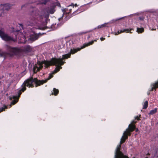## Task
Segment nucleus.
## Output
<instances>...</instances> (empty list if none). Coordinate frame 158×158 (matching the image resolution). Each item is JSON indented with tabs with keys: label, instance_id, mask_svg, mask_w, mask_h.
Returning a JSON list of instances; mask_svg holds the SVG:
<instances>
[{
	"label": "nucleus",
	"instance_id": "5",
	"mask_svg": "<svg viewBox=\"0 0 158 158\" xmlns=\"http://www.w3.org/2000/svg\"><path fill=\"white\" fill-rule=\"evenodd\" d=\"M10 8V5L8 4H1L0 5V17L3 14V11L5 10H8Z\"/></svg>",
	"mask_w": 158,
	"mask_h": 158
},
{
	"label": "nucleus",
	"instance_id": "7",
	"mask_svg": "<svg viewBox=\"0 0 158 158\" xmlns=\"http://www.w3.org/2000/svg\"><path fill=\"white\" fill-rule=\"evenodd\" d=\"M36 19L37 20H39L38 19V17H34L32 19H30L28 20L26 23V24L28 26H33L35 24Z\"/></svg>",
	"mask_w": 158,
	"mask_h": 158
},
{
	"label": "nucleus",
	"instance_id": "14",
	"mask_svg": "<svg viewBox=\"0 0 158 158\" xmlns=\"http://www.w3.org/2000/svg\"><path fill=\"white\" fill-rule=\"evenodd\" d=\"M144 31V29L143 28H137V31L138 33H141L143 32Z\"/></svg>",
	"mask_w": 158,
	"mask_h": 158
},
{
	"label": "nucleus",
	"instance_id": "27",
	"mask_svg": "<svg viewBox=\"0 0 158 158\" xmlns=\"http://www.w3.org/2000/svg\"><path fill=\"white\" fill-rule=\"evenodd\" d=\"M40 22H42V20H40Z\"/></svg>",
	"mask_w": 158,
	"mask_h": 158
},
{
	"label": "nucleus",
	"instance_id": "13",
	"mask_svg": "<svg viewBox=\"0 0 158 158\" xmlns=\"http://www.w3.org/2000/svg\"><path fill=\"white\" fill-rule=\"evenodd\" d=\"M53 92H52V95L54 94L55 95H57L59 92V90L58 89H56L54 88L53 89Z\"/></svg>",
	"mask_w": 158,
	"mask_h": 158
},
{
	"label": "nucleus",
	"instance_id": "16",
	"mask_svg": "<svg viewBox=\"0 0 158 158\" xmlns=\"http://www.w3.org/2000/svg\"><path fill=\"white\" fill-rule=\"evenodd\" d=\"M148 102L147 101H146L143 106V109H145L147 108L148 106Z\"/></svg>",
	"mask_w": 158,
	"mask_h": 158
},
{
	"label": "nucleus",
	"instance_id": "1",
	"mask_svg": "<svg viewBox=\"0 0 158 158\" xmlns=\"http://www.w3.org/2000/svg\"><path fill=\"white\" fill-rule=\"evenodd\" d=\"M70 56V54L63 55L62 58L60 57L59 58H52L50 61H44L42 63L40 62H38V64L35 66L33 68V71L34 73H36L38 71H39L43 67L42 64H44L46 67L47 68L50 65L53 64H57L54 71L51 74H49L48 78L44 80L38 81L36 78L33 79L31 78L28 79L24 82L23 84L22 85L23 87L21 89L18 91V94L19 96L21 94L22 91L24 92L26 89V86L30 87H33L34 83L35 84V87L38 85H40L41 84L46 82L48 80H49L53 77L52 74H54L58 72L60 69L62 68L60 65H62L64 62L62 61L63 60L69 57Z\"/></svg>",
	"mask_w": 158,
	"mask_h": 158
},
{
	"label": "nucleus",
	"instance_id": "18",
	"mask_svg": "<svg viewBox=\"0 0 158 158\" xmlns=\"http://www.w3.org/2000/svg\"><path fill=\"white\" fill-rule=\"evenodd\" d=\"M7 108L6 106H4L3 107L0 108V112L3 111L5 109Z\"/></svg>",
	"mask_w": 158,
	"mask_h": 158
},
{
	"label": "nucleus",
	"instance_id": "6",
	"mask_svg": "<svg viewBox=\"0 0 158 158\" xmlns=\"http://www.w3.org/2000/svg\"><path fill=\"white\" fill-rule=\"evenodd\" d=\"M77 6V5L76 4H75L74 5L73 4L70 5L67 7L66 9H64L62 10V11L64 13L66 12V13L69 14V13H71L72 9H73L74 10H75L76 9H74V8H76Z\"/></svg>",
	"mask_w": 158,
	"mask_h": 158
},
{
	"label": "nucleus",
	"instance_id": "19",
	"mask_svg": "<svg viewBox=\"0 0 158 158\" xmlns=\"http://www.w3.org/2000/svg\"><path fill=\"white\" fill-rule=\"evenodd\" d=\"M19 35H20V34H21V35H22V37H23V39H24V40L25 39H26V37L24 36V35H23V34L22 33H19Z\"/></svg>",
	"mask_w": 158,
	"mask_h": 158
},
{
	"label": "nucleus",
	"instance_id": "4",
	"mask_svg": "<svg viewBox=\"0 0 158 158\" xmlns=\"http://www.w3.org/2000/svg\"><path fill=\"white\" fill-rule=\"evenodd\" d=\"M0 36L4 40L9 41L13 40V38L9 36L7 34H5L3 31V29L0 28Z\"/></svg>",
	"mask_w": 158,
	"mask_h": 158
},
{
	"label": "nucleus",
	"instance_id": "3",
	"mask_svg": "<svg viewBox=\"0 0 158 158\" xmlns=\"http://www.w3.org/2000/svg\"><path fill=\"white\" fill-rule=\"evenodd\" d=\"M96 40H93L91 42H89L87 43H85L84 44L83 46L81 47V48H77V49H71V53L73 54L77 52L78 51H80L81 49L83 48L86 47L90 45L93 44L94 41H96Z\"/></svg>",
	"mask_w": 158,
	"mask_h": 158
},
{
	"label": "nucleus",
	"instance_id": "11",
	"mask_svg": "<svg viewBox=\"0 0 158 158\" xmlns=\"http://www.w3.org/2000/svg\"><path fill=\"white\" fill-rule=\"evenodd\" d=\"M131 30H132V29H124L123 30H120V31H118V34H120L122 32H126L127 33L130 32V33H131L132 32H131Z\"/></svg>",
	"mask_w": 158,
	"mask_h": 158
},
{
	"label": "nucleus",
	"instance_id": "22",
	"mask_svg": "<svg viewBox=\"0 0 158 158\" xmlns=\"http://www.w3.org/2000/svg\"><path fill=\"white\" fill-rule=\"evenodd\" d=\"M76 12H78V10H77L76 11H74L73 13V14L74 15H76V14H77V13H79L80 12H78V13H76Z\"/></svg>",
	"mask_w": 158,
	"mask_h": 158
},
{
	"label": "nucleus",
	"instance_id": "24",
	"mask_svg": "<svg viewBox=\"0 0 158 158\" xmlns=\"http://www.w3.org/2000/svg\"><path fill=\"white\" fill-rule=\"evenodd\" d=\"M105 39V38H104L102 37L100 38V40L101 41H103Z\"/></svg>",
	"mask_w": 158,
	"mask_h": 158
},
{
	"label": "nucleus",
	"instance_id": "9",
	"mask_svg": "<svg viewBox=\"0 0 158 158\" xmlns=\"http://www.w3.org/2000/svg\"><path fill=\"white\" fill-rule=\"evenodd\" d=\"M55 6H52L48 8L46 10V12L48 14H53L55 11Z\"/></svg>",
	"mask_w": 158,
	"mask_h": 158
},
{
	"label": "nucleus",
	"instance_id": "21",
	"mask_svg": "<svg viewBox=\"0 0 158 158\" xmlns=\"http://www.w3.org/2000/svg\"><path fill=\"white\" fill-rule=\"evenodd\" d=\"M88 32H80L79 33V35H82L83 34H85L86 33H87Z\"/></svg>",
	"mask_w": 158,
	"mask_h": 158
},
{
	"label": "nucleus",
	"instance_id": "10",
	"mask_svg": "<svg viewBox=\"0 0 158 158\" xmlns=\"http://www.w3.org/2000/svg\"><path fill=\"white\" fill-rule=\"evenodd\" d=\"M12 99H14V100L12 101L11 104L14 105L18 102V98L17 96H13L10 97V100H12Z\"/></svg>",
	"mask_w": 158,
	"mask_h": 158
},
{
	"label": "nucleus",
	"instance_id": "17",
	"mask_svg": "<svg viewBox=\"0 0 158 158\" xmlns=\"http://www.w3.org/2000/svg\"><path fill=\"white\" fill-rule=\"evenodd\" d=\"M48 17V15H45V16L44 15H43V16H39V18L40 19H43V18H44V20H46L47 18Z\"/></svg>",
	"mask_w": 158,
	"mask_h": 158
},
{
	"label": "nucleus",
	"instance_id": "25",
	"mask_svg": "<svg viewBox=\"0 0 158 158\" xmlns=\"http://www.w3.org/2000/svg\"><path fill=\"white\" fill-rule=\"evenodd\" d=\"M19 25L21 26L22 27H23V25L22 24H19Z\"/></svg>",
	"mask_w": 158,
	"mask_h": 158
},
{
	"label": "nucleus",
	"instance_id": "8",
	"mask_svg": "<svg viewBox=\"0 0 158 158\" xmlns=\"http://www.w3.org/2000/svg\"><path fill=\"white\" fill-rule=\"evenodd\" d=\"M39 37V36L38 35L34 33H33L30 35L28 40L32 42L37 40Z\"/></svg>",
	"mask_w": 158,
	"mask_h": 158
},
{
	"label": "nucleus",
	"instance_id": "28",
	"mask_svg": "<svg viewBox=\"0 0 158 158\" xmlns=\"http://www.w3.org/2000/svg\"><path fill=\"white\" fill-rule=\"evenodd\" d=\"M15 34L16 35V34L15 33Z\"/></svg>",
	"mask_w": 158,
	"mask_h": 158
},
{
	"label": "nucleus",
	"instance_id": "20",
	"mask_svg": "<svg viewBox=\"0 0 158 158\" xmlns=\"http://www.w3.org/2000/svg\"><path fill=\"white\" fill-rule=\"evenodd\" d=\"M105 26V25L104 24H102V25H101V26L99 25L98 26V28H101L103 27H104Z\"/></svg>",
	"mask_w": 158,
	"mask_h": 158
},
{
	"label": "nucleus",
	"instance_id": "29",
	"mask_svg": "<svg viewBox=\"0 0 158 158\" xmlns=\"http://www.w3.org/2000/svg\"><path fill=\"white\" fill-rule=\"evenodd\" d=\"M154 30V29H152V30Z\"/></svg>",
	"mask_w": 158,
	"mask_h": 158
},
{
	"label": "nucleus",
	"instance_id": "26",
	"mask_svg": "<svg viewBox=\"0 0 158 158\" xmlns=\"http://www.w3.org/2000/svg\"><path fill=\"white\" fill-rule=\"evenodd\" d=\"M117 35V33H116L115 34V35Z\"/></svg>",
	"mask_w": 158,
	"mask_h": 158
},
{
	"label": "nucleus",
	"instance_id": "23",
	"mask_svg": "<svg viewBox=\"0 0 158 158\" xmlns=\"http://www.w3.org/2000/svg\"><path fill=\"white\" fill-rule=\"evenodd\" d=\"M135 119H137V120H139L140 119L139 118V116H137L135 117Z\"/></svg>",
	"mask_w": 158,
	"mask_h": 158
},
{
	"label": "nucleus",
	"instance_id": "2",
	"mask_svg": "<svg viewBox=\"0 0 158 158\" xmlns=\"http://www.w3.org/2000/svg\"><path fill=\"white\" fill-rule=\"evenodd\" d=\"M7 48L9 53L10 55H17L22 51L24 52H29L31 50V48L29 45L25 46L23 48L19 49L17 48H12L7 46Z\"/></svg>",
	"mask_w": 158,
	"mask_h": 158
},
{
	"label": "nucleus",
	"instance_id": "15",
	"mask_svg": "<svg viewBox=\"0 0 158 158\" xmlns=\"http://www.w3.org/2000/svg\"><path fill=\"white\" fill-rule=\"evenodd\" d=\"M157 109L156 108H155L154 109L150 111L149 114H153L157 112Z\"/></svg>",
	"mask_w": 158,
	"mask_h": 158
},
{
	"label": "nucleus",
	"instance_id": "12",
	"mask_svg": "<svg viewBox=\"0 0 158 158\" xmlns=\"http://www.w3.org/2000/svg\"><path fill=\"white\" fill-rule=\"evenodd\" d=\"M6 53L0 50V57L5 58L6 56Z\"/></svg>",
	"mask_w": 158,
	"mask_h": 158
}]
</instances>
